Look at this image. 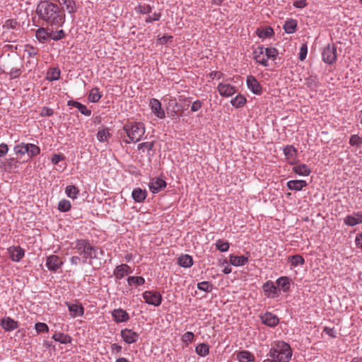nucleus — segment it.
Returning <instances> with one entry per match:
<instances>
[{
	"label": "nucleus",
	"mask_w": 362,
	"mask_h": 362,
	"mask_svg": "<svg viewBox=\"0 0 362 362\" xmlns=\"http://www.w3.org/2000/svg\"><path fill=\"white\" fill-rule=\"evenodd\" d=\"M53 0L41 1L37 6L36 13L39 18L50 25L62 26L65 21L64 10Z\"/></svg>",
	"instance_id": "1"
},
{
	"label": "nucleus",
	"mask_w": 362,
	"mask_h": 362,
	"mask_svg": "<svg viewBox=\"0 0 362 362\" xmlns=\"http://www.w3.org/2000/svg\"><path fill=\"white\" fill-rule=\"evenodd\" d=\"M74 249L76 250L79 255L83 257L82 263L93 264V259H100V256L104 255V250L100 247L90 245L88 240L79 239L74 243Z\"/></svg>",
	"instance_id": "2"
},
{
	"label": "nucleus",
	"mask_w": 362,
	"mask_h": 362,
	"mask_svg": "<svg viewBox=\"0 0 362 362\" xmlns=\"http://www.w3.org/2000/svg\"><path fill=\"white\" fill-rule=\"evenodd\" d=\"M268 358L263 362H289L292 356L290 345L283 341H276L272 343Z\"/></svg>",
	"instance_id": "3"
},
{
	"label": "nucleus",
	"mask_w": 362,
	"mask_h": 362,
	"mask_svg": "<svg viewBox=\"0 0 362 362\" xmlns=\"http://www.w3.org/2000/svg\"><path fill=\"white\" fill-rule=\"evenodd\" d=\"M121 136L125 134L127 139H124V142L129 144L139 141L145 134V127L141 122H127L122 130L119 131Z\"/></svg>",
	"instance_id": "4"
},
{
	"label": "nucleus",
	"mask_w": 362,
	"mask_h": 362,
	"mask_svg": "<svg viewBox=\"0 0 362 362\" xmlns=\"http://www.w3.org/2000/svg\"><path fill=\"white\" fill-rule=\"evenodd\" d=\"M3 66L6 69L9 70L8 74L11 79L18 78L22 74L23 64L17 57L8 59Z\"/></svg>",
	"instance_id": "5"
},
{
	"label": "nucleus",
	"mask_w": 362,
	"mask_h": 362,
	"mask_svg": "<svg viewBox=\"0 0 362 362\" xmlns=\"http://www.w3.org/2000/svg\"><path fill=\"white\" fill-rule=\"evenodd\" d=\"M13 151L16 154L23 156L28 154L29 158L37 156L40 153L39 146L33 144L21 143L14 146Z\"/></svg>",
	"instance_id": "6"
},
{
	"label": "nucleus",
	"mask_w": 362,
	"mask_h": 362,
	"mask_svg": "<svg viewBox=\"0 0 362 362\" xmlns=\"http://www.w3.org/2000/svg\"><path fill=\"white\" fill-rule=\"evenodd\" d=\"M322 60L328 64L334 63L337 58V46L334 44H329L322 52Z\"/></svg>",
	"instance_id": "7"
},
{
	"label": "nucleus",
	"mask_w": 362,
	"mask_h": 362,
	"mask_svg": "<svg viewBox=\"0 0 362 362\" xmlns=\"http://www.w3.org/2000/svg\"><path fill=\"white\" fill-rule=\"evenodd\" d=\"M145 302L149 305L158 306L162 302V296L160 293L152 291H146L143 293Z\"/></svg>",
	"instance_id": "8"
},
{
	"label": "nucleus",
	"mask_w": 362,
	"mask_h": 362,
	"mask_svg": "<svg viewBox=\"0 0 362 362\" xmlns=\"http://www.w3.org/2000/svg\"><path fill=\"white\" fill-rule=\"evenodd\" d=\"M148 187L150 191L152 193L156 194L158 193L162 189H163L164 188H165L166 182L161 178L154 177L151 180V182L148 184Z\"/></svg>",
	"instance_id": "9"
},
{
	"label": "nucleus",
	"mask_w": 362,
	"mask_h": 362,
	"mask_svg": "<svg viewBox=\"0 0 362 362\" xmlns=\"http://www.w3.org/2000/svg\"><path fill=\"white\" fill-rule=\"evenodd\" d=\"M121 337L127 344H132L138 341L139 334L130 329H124L121 331Z\"/></svg>",
	"instance_id": "10"
},
{
	"label": "nucleus",
	"mask_w": 362,
	"mask_h": 362,
	"mask_svg": "<svg viewBox=\"0 0 362 362\" xmlns=\"http://www.w3.org/2000/svg\"><path fill=\"white\" fill-rule=\"evenodd\" d=\"M247 88L256 95H260L262 92V88L258 81L253 76H248L247 77Z\"/></svg>",
	"instance_id": "11"
},
{
	"label": "nucleus",
	"mask_w": 362,
	"mask_h": 362,
	"mask_svg": "<svg viewBox=\"0 0 362 362\" xmlns=\"http://www.w3.org/2000/svg\"><path fill=\"white\" fill-rule=\"evenodd\" d=\"M8 252L13 262H20L25 255V250L20 246L10 247L8 248Z\"/></svg>",
	"instance_id": "12"
},
{
	"label": "nucleus",
	"mask_w": 362,
	"mask_h": 362,
	"mask_svg": "<svg viewBox=\"0 0 362 362\" xmlns=\"http://www.w3.org/2000/svg\"><path fill=\"white\" fill-rule=\"evenodd\" d=\"M152 112L160 119L165 117V112L161 107V103L156 98H152L149 103Z\"/></svg>",
	"instance_id": "13"
},
{
	"label": "nucleus",
	"mask_w": 362,
	"mask_h": 362,
	"mask_svg": "<svg viewBox=\"0 0 362 362\" xmlns=\"http://www.w3.org/2000/svg\"><path fill=\"white\" fill-rule=\"evenodd\" d=\"M217 89L221 95L223 97H229L233 95L235 92V87L228 83H219Z\"/></svg>",
	"instance_id": "14"
},
{
	"label": "nucleus",
	"mask_w": 362,
	"mask_h": 362,
	"mask_svg": "<svg viewBox=\"0 0 362 362\" xmlns=\"http://www.w3.org/2000/svg\"><path fill=\"white\" fill-rule=\"evenodd\" d=\"M344 222L349 226H355L362 223V212H355L352 215H348L345 217Z\"/></svg>",
	"instance_id": "15"
},
{
	"label": "nucleus",
	"mask_w": 362,
	"mask_h": 362,
	"mask_svg": "<svg viewBox=\"0 0 362 362\" xmlns=\"http://www.w3.org/2000/svg\"><path fill=\"white\" fill-rule=\"evenodd\" d=\"M62 264V262L57 255H50L47 258L46 266L50 271H57Z\"/></svg>",
	"instance_id": "16"
},
{
	"label": "nucleus",
	"mask_w": 362,
	"mask_h": 362,
	"mask_svg": "<svg viewBox=\"0 0 362 362\" xmlns=\"http://www.w3.org/2000/svg\"><path fill=\"white\" fill-rule=\"evenodd\" d=\"M254 54V59L255 61L263 65L264 66H268V62L267 59H266L264 52V47H258L253 52Z\"/></svg>",
	"instance_id": "17"
},
{
	"label": "nucleus",
	"mask_w": 362,
	"mask_h": 362,
	"mask_svg": "<svg viewBox=\"0 0 362 362\" xmlns=\"http://www.w3.org/2000/svg\"><path fill=\"white\" fill-rule=\"evenodd\" d=\"M132 272L131 267L126 264H122L117 267L114 270V275L118 279H122L125 274H128Z\"/></svg>",
	"instance_id": "18"
},
{
	"label": "nucleus",
	"mask_w": 362,
	"mask_h": 362,
	"mask_svg": "<svg viewBox=\"0 0 362 362\" xmlns=\"http://www.w3.org/2000/svg\"><path fill=\"white\" fill-rule=\"evenodd\" d=\"M112 315L117 322H127L129 319V314L126 310L122 309H115L112 311Z\"/></svg>",
	"instance_id": "19"
},
{
	"label": "nucleus",
	"mask_w": 362,
	"mask_h": 362,
	"mask_svg": "<svg viewBox=\"0 0 362 362\" xmlns=\"http://www.w3.org/2000/svg\"><path fill=\"white\" fill-rule=\"evenodd\" d=\"M261 318L262 322L269 327H275L279 322L278 317L271 313H266Z\"/></svg>",
	"instance_id": "20"
},
{
	"label": "nucleus",
	"mask_w": 362,
	"mask_h": 362,
	"mask_svg": "<svg viewBox=\"0 0 362 362\" xmlns=\"http://www.w3.org/2000/svg\"><path fill=\"white\" fill-rule=\"evenodd\" d=\"M69 311L73 317L77 316H82L84 313V308L81 304H71L68 302L66 303Z\"/></svg>",
	"instance_id": "21"
},
{
	"label": "nucleus",
	"mask_w": 362,
	"mask_h": 362,
	"mask_svg": "<svg viewBox=\"0 0 362 362\" xmlns=\"http://www.w3.org/2000/svg\"><path fill=\"white\" fill-rule=\"evenodd\" d=\"M307 185L305 180H294L288 181L286 186L290 190L300 191L303 187H306Z\"/></svg>",
	"instance_id": "22"
},
{
	"label": "nucleus",
	"mask_w": 362,
	"mask_h": 362,
	"mask_svg": "<svg viewBox=\"0 0 362 362\" xmlns=\"http://www.w3.org/2000/svg\"><path fill=\"white\" fill-rule=\"evenodd\" d=\"M284 153L286 156V158L288 160H291L288 162L290 165H294V160L296 157L297 150L291 145H287L284 148Z\"/></svg>",
	"instance_id": "23"
},
{
	"label": "nucleus",
	"mask_w": 362,
	"mask_h": 362,
	"mask_svg": "<svg viewBox=\"0 0 362 362\" xmlns=\"http://www.w3.org/2000/svg\"><path fill=\"white\" fill-rule=\"evenodd\" d=\"M1 325L5 331L10 332L17 329L18 323L11 317H6L1 320Z\"/></svg>",
	"instance_id": "24"
},
{
	"label": "nucleus",
	"mask_w": 362,
	"mask_h": 362,
	"mask_svg": "<svg viewBox=\"0 0 362 362\" xmlns=\"http://www.w3.org/2000/svg\"><path fill=\"white\" fill-rule=\"evenodd\" d=\"M292 170L296 174L301 176H308L311 173V169L304 163L295 165Z\"/></svg>",
	"instance_id": "25"
},
{
	"label": "nucleus",
	"mask_w": 362,
	"mask_h": 362,
	"mask_svg": "<svg viewBox=\"0 0 362 362\" xmlns=\"http://www.w3.org/2000/svg\"><path fill=\"white\" fill-rule=\"evenodd\" d=\"M67 105L69 106H73L78 110V111L86 116H90L91 115V111L88 110L86 105L82 103L75 101V100H69L67 102Z\"/></svg>",
	"instance_id": "26"
},
{
	"label": "nucleus",
	"mask_w": 362,
	"mask_h": 362,
	"mask_svg": "<svg viewBox=\"0 0 362 362\" xmlns=\"http://www.w3.org/2000/svg\"><path fill=\"white\" fill-rule=\"evenodd\" d=\"M60 5L65 6V8L69 13H74L76 12V5L74 0H53Z\"/></svg>",
	"instance_id": "27"
},
{
	"label": "nucleus",
	"mask_w": 362,
	"mask_h": 362,
	"mask_svg": "<svg viewBox=\"0 0 362 362\" xmlns=\"http://www.w3.org/2000/svg\"><path fill=\"white\" fill-rule=\"evenodd\" d=\"M132 196L136 202H142L146 198L147 192L146 189H142L139 187L135 188L132 192Z\"/></svg>",
	"instance_id": "28"
},
{
	"label": "nucleus",
	"mask_w": 362,
	"mask_h": 362,
	"mask_svg": "<svg viewBox=\"0 0 362 362\" xmlns=\"http://www.w3.org/2000/svg\"><path fill=\"white\" fill-rule=\"evenodd\" d=\"M229 258L230 263L235 267L243 266L248 262V258L244 255L235 256L230 255Z\"/></svg>",
	"instance_id": "29"
},
{
	"label": "nucleus",
	"mask_w": 362,
	"mask_h": 362,
	"mask_svg": "<svg viewBox=\"0 0 362 362\" xmlns=\"http://www.w3.org/2000/svg\"><path fill=\"white\" fill-rule=\"evenodd\" d=\"M276 284L279 289L287 292L290 288L291 280L287 276H281L276 280Z\"/></svg>",
	"instance_id": "30"
},
{
	"label": "nucleus",
	"mask_w": 362,
	"mask_h": 362,
	"mask_svg": "<svg viewBox=\"0 0 362 362\" xmlns=\"http://www.w3.org/2000/svg\"><path fill=\"white\" fill-rule=\"evenodd\" d=\"M239 362L254 361L255 356L248 351H240L236 355Z\"/></svg>",
	"instance_id": "31"
},
{
	"label": "nucleus",
	"mask_w": 362,
	"mask_h": 362,
	"mask_svg": "<svg viewBox=\"0 0 362 362\" xmlns=\"http://www.w3.org/2000/svg\"><path fill=\"white\" fill-rule=\"evenodd\" d=\"M296 28L297 21L292 18L288 19L284 25V30L288 34L295 33Z\"/></svg>",
	"instance_id": "32"
},
{
	"label": "nucleus",
	"mask_w": 362,
	"mask_h": 362,
	"mask_svg": "<svg viewBox=\"0 0 362 362\" xmlns=\"http://www.w3.org/2000/svg\"><path fill=\"white\" fill-rule=\"evenodd\" d=\"M178 264L185 268L190 267L193 264L192 257L189 255H182L178 258Z\"/></svg>",
	"instance_id": "33"
},
{
	"label": "nucleus",
	"mask_w": 362,
	"mask_h": 362,
	"mask_svg": "<svg viewBox=\"0 0 362 362\" xmlns=\"http://www.w3.org/2000/svg\"><path fill=\"white\" fill-rule=\"evenodd\" d=\"M304 85L311 90H315L318 86L317 77L316 76H309L304 79Z\"/></svg>",
	"instance_id": "34"
},
{
	"label": "nucleus",
	"mask_w": 362,
	"mask_h": 362,
	"mask_svg": "<svg viewBox=\"0 0 362 362\" xmlns=\"http://www.w3.org/2000/svg\"><path fill=\"white\" fill-rule=\"evenodd\" d=\"M52 339L61 344H69L71 341V337L64 333H55L53 334Z\"/></svg>",
	"instance_id": "35"
},
{
	"label": "nucleus",
	"mask_w": 362,
	"mask_h": 362,
	"mask_svg": "<svg viewBox=\"0 0 362 362\" xmlns=\"http://www.w3.org/2000/svg\"><path fill=\"white\" fill-rule=\"evenodd\" d=\"M35 36L40 42H45L49 37V33L47 29L40 28L37 30Z\"/></svg>",
	"instance_id": "36"
},
{
	"label": "nucleus",
	"mask_w": 362,
	"mask_h": 362,
	"mask_svg": "<svg viewBox=\"0 0 362 362\" xmlns=\"http://www.w3.org/2000/svg\"><path fill=\"white\" fill-rule=\"evenodd\" d=\"M262 289L268 295L273 293L277 295V288L272 281H267L262 286Z\"/></svg>",
	"instance_id": "37"
},
{
	"label": "nucleus",
	"mask_w": 362,
	"mask_h": 362,
	"mask_svg": "<svg viewBox=\"0 0 362 362\" xmlns=\"http://www.w3.org/2000/svg\"><path fill=\"white\" fill-rule=\"evenodd\" d=\"M196 353L200 356H206L209 353V346L204 344H199L195 348Z\"/></svg>",
	"instance_id": "38"
},
{
	"label": "nucleus",
	"mask_w": 362,
	"mask_h": 362,
	"mask_svg": "<svg viewBox=\"0 0 362 362\" xmlns=\"http://www.w3.org/2000/svg\"><path fill=\"white\" fill-rule=\"evenodd\" d=\"M246 101L247 100L245 97L239 94L235 98L231 100L230 103L235 107H240L245 104Z\"/></svg>",
	"instance_id": "39"
},
{
	"label": "nucleus",
	"mask_w": 362,
	"mask_h": 362,
	"mask_svg": "<svg viewBox=\"0 0 362 362\" xmlns=\"http://www.w3.org/2000/svg\"><path fill=\"white\" fill-rule=\"evenodd\" d=\"M257 34L260 38H267L274 35V32L273 28L269 26L262 30H257Z\"/></svg>",
	"instance_id": "40"
},
{
	"label": "nucleus",
	"mask_w": 362,
	"mask_h": 362,
	"mask_svg": "<svg viewBox=\"0 0 362 362\" xmlns=\"http://www.w3.org/2000/svg\"><path fill=\"white\" fill-rule=\"evenodd\" d=\"M129 286L135 285L136 286H141L145 283V279L142 276H129L127 279Z\"/></svg>",
	"instance_id": "41"
},
{
	"label": "nucleus",
	"mask_w": 362,
	"mask_h": 362,
	"mask_svg": "<svg viewBox=\"0 0 362 362\" xmlns=\"http://www.w3.org/2000/svg\"><path fill=\"white\" fill-rule=\"evenodd\" d=\"M102 95L100 93L99 88H93L88 95V100L92 103H97L100 100Z\"/></svg>",
	"instance_id": "42"
},
{
	"label": "nucleus",
	"mask_w": 362,
	"mask_h": 362,
	"mask_svg": "<svg viewBox=\"0 0 362 362\" xmlns=\"http://www.w3.org/2000/svg\"><path fill=\"white\" fill-rule=\"evenodd\" d=\"M110 136L111 134H110L109 131L105 129L99 130L97 133V139L100 142L107 141L110 138Z\"/></svg>",
	"instance_id": "43"
},
{
	"label": "nucleus",
	"mask_w": 362,
	"mask_h": 362,
	"mask_svg": "<svg viewBox=\"0 0 362 362\" xmlns=\"http://www.w3.org/2000/svg\"><path fill=\"white\" fill-rule=\"evenodd\" d=\"M135 11L136 13L140 14H147L150 13L152 11V6L149 4H139L137 6L135 7Z\"/></svg>",
	"instance_id": "44"
},
{
	"label": "nucleus",
	"mask_w": 362,
	"mask_h": 362,
	"mask_svg": "<svg viewBox=\"0 0 362 362\" xmlns=\"http://www.w3.org/2000/svg\"><path fill=\"white\" fill-rule=\"evenodd\" d=\"M197 288L205 292H211L214 285L209 281H202L197 284Z\"/></svg>",
	"instance_id": "45"
},
{
	"label": "nucleus",
	"mask_w": 362,
	"mask_h": 362,
	"mask_svg": "<svg viewBox=\"0 0 362 362\" xmlns=\"http://www.w3.org/2000/svg\"><path fill=\"white\" fill-rule=\"evenodd\" d=\"M65 192L69 197L71 199H76L79 192V190L74 185H68L66 187Z\"/></svg>",
	"instance_id": "46"
},
{
	"label": "nucleus",
	"mask_w": 362,
	"mask_h": 362,
	"mask_svg": "<svg viewBox=\"0 0 362 362\" xmlns=\"http://www.w3.org/2000/svg\"><path fill=\"white\" fill-rule=\"evenodd\" d=\"M289 261L293 267H296L299 264L303 265L305 263L304 258L300 255H295L290 257Z\"/></svg>",
	"instance_id": "47"
},
{
	"label": "nucleus",
	"mask_w": 362,
	"mask_h": 362,
	"mask_svg": "<svg viewBox=\"0 0 362 362\" xmlns=\"http://www.w3.org/2000/svg\"><path fill=\"white\" fill-rule=\"evenodd\" d=\"M264 54L266 56V59L267 60L269 59H275L279 54L278 50L274 47L264 48Z\"/></svg>",
	"instance_id": "48"
},
{
	"label": "nucleus",
	"mask_w": 362,
	"mask_h": 362,
	"mask_svg": "<svg viewBox=\"0 0 362 362\" xmlns=\"http://www.w3.org/2000/svg\"><path fill=\"white\" fill-rule=\"evenodd\" d=\"M60 77V71L57 68L52 69L47 72V79L49 81L58 80Z\"/></svg>",
	"instance_id": "49"
},
{
	"label": "nucleus",
	"mask_w": 362,
	"mask_h": 362,
	"mask_svg": "<svg viewBox=\"0 0 362 362\" xmlns=\"http://www.w3.org/2000/svg\"><path fill=\"white\" fill-rule=\"evenodd\" d=\"M216 247L221 252H226L229 249V243L227 241L219 239L216 243Z\"/></svg>",
	"instance_id": "50"
},
{
	"label": "nucleus",
	"mask_w": 362,
	"mask_h": 362,
	"mask_svg": "<svg viewBox=\"0 0 362 362\" xmlns=\"http://www.w3.org/2000/svg\"><path fill=\"white\" fill-rule=\"evenodd\" d=\"M71 209V203L66 199L61 200L58 204V209L62 212H66Z\"/></svg>",
	"instance_id": "51"
},
{
	"label": "nucleus",
	"mask_w": 362,
	"mask_h": 362,
	"mask_svg": "<svg viewBox=\"0 0 362 362\" xmlns=\"http://www.w3.org/2000/svg\"><path fill=\"white\" fill-rule=\"evenodd\" d=\"M362 144L361 138L357 134H353L349 139V144L352 146H360Z\"/></svg>",
	"instance_id": "52"
},
{
	"label": "nucleus",
	"mask_w": 362,
	"mask_h": 362,
	"mask_svg": "<svg viewBox=\"0 0 362 362\" xmlns=\"http://www.w3.org/2000/svg\"><path fill=\"white\" fill-rule=\"evenodd\" d=\"M65 36L64 31L63 30H60L56 32L52 31L49 33V37L53 40H59L64 38Z\"/></svg>",
	"instance_id": "53"
},
{
	"label": "nucleus",
	"mask_w": 362,
	"mask_h": 362,
	"mask_svg": "<svg viewBox=\"0 0 362 362\" xmlns=\"http://www.w3.org/2000/svg\"><path fill=\"white\" fill-rule=\"evenodd\" d=\"M154 146L153 142H144L141 143L138 145L137 148L139 150L142 151L144 152L146 150L150 151L153 150Z\"/></svg>",
	"instance_id": "54"
},
{
	"label": "nucleus",
	"mask_w": 362,
	"mask_h": 362,
	"mask_svg": "<svg viewBox=\"0 0 362 362\" xmlns=\"http://www.w3.org/2000/svg\"><path fill=\"white\" fill-rule=\"evenodd\" d=\"M35 327L37 333L47 332L49 331L47 325L44 322H37Z\"/></svg>",
	"instance_id": "55"
},
{
	"label": "nucleus",
	"mask_w": 362,
	"mask_h": 362,
	"mask_svg": "<svg viewBox=\"0 0 362 362\" xmlns=\"http://www.w3.org/2000/svg\"><path fill=\"white\" fill-rule=\"evenodd\" d=\"M194 337L192 332H187L182 336V341L185 344H189L193 341Z\"/></svg>",
	"instance_id": "56"
},
{
	"label": "nucleus",
	"mask_w": 362,
	"mask_h": 362,
	"mask_svg": "<svg viewBox=\"0 0 362 362\" xmlns=\"http://www.w3.org/2000/svg\"><path fill=\"white\" fill-rule=\"evenodd\" d=\"M308 53V47L306 44H303L300 49V53H299V59L300 61H303L307 56Z\"/></svg>",
	"instance_id": "57"
},
{
	"label": "nucleus",
	"mask_w": 362,
	"mask_h": 362,
	"mask_svg": "<svg viewBox=\"0 0 362 362\" xmlns=\"http://www.w3.org/2000/svg\"><path fill=\"white\" fill-rule=\"evenodd\" d=\"M161 15L160 13H154L152 16H149L146 18V23H150L153 21H157L160 19Z\"/></svg>",
	"instance_id": "58"
},
{
	"label": "nucleus",
	"mask_w": 362,
	"mask_h": 362,
	"mask_svg": "<svg viewBox=\"0 0 362 362\" xmlns=\"http://www.w3.org/2000/svg\"><path fill=\"white\" fill-rule=\"evenodd\" d=\"M202 106V102L199 100H195L191 105V111L192 112H197L199 109H201Z\"/></svg>",
	"instance_id": "59"
},
{
	"label": "nucleus",
	"mask_w": 362,
	"mask_h": 362,
	"mask_svg": "<svg viewBox=\"0 0 362 362\" xmlns=\"http://www.w3.org/2000/svg\"><path fill=\"white\" fill-rule=\"evenodd\" d=\"M53 114H54V111L52 109L47 107H44L42 109L40 115L42 117H46V116H52Z\"/></svg>",
	"instance_id": "60"
},
{
	"label": "nucleus",
	"mask_w": 362,
	"mask_h": 362,
	"mask_svg": "<svg viewBox=\"0 0 362 362\" xmlns=\"http://www.w3.org/2000/svg\"><path fill=\"white\" fill-rule=\"evenodd\" d=\"M64 159V156L62 154H54L52 157V163L54 165L57 164L59 161Z\"/></svg>",
	"instance_id": "61"
},
{
	"label": "nucleus",
	"mask_w": 362,
	"mask_h": 362,
	"mask_svg": "<svg viewBox=\"0 0 362 362\" xmlns=\"http://www.w3.org/2000/svg\"><path fill=\"white\" fill-rule=\"evenodd\" d=\"M8 151V145L3 143L0 144V157L5 156Z\"/></svg>",
	"instance_id": "62"
},
{
	"label": "nucleus",
	"mask_w": 362,
	"mask_h": 362,
	"mask_svg": "<svg viewBox=\"0 0 362 362\" xmlns=\"http://www.w3.org/2000/svg\"><path fill=\"white\" fill-rule=\"evenodd\" d=\"M26 52L30 57H33L37 54V49L32 46H29Z\"/></svg>",
	"instance_id": "63"
},
{
	"label": "nucleus",
	"mask_w": 362,
	"mask_h": 362,
	"mask_svg": "<svg viewBox=\"0 0 362 362\" xmlns=\"http://www.w3.org/2000/svg\"><path fill=\"white\" fill-rule=\"evenodd\" d=\"M355 242L358 247L362 248V233L356 235Z\"/></svg>",
	"instance_id": "64"
}]
</instances>
